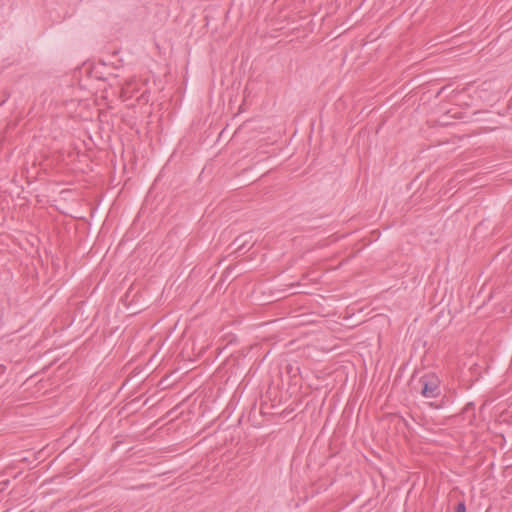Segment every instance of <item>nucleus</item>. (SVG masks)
I'll return each instance as SVG.
<instances>
[{"label": "nucleus", "mask_w": 512, "mask_h": 512, "mask_svg": "<svg viewBox=\"0 0 512 512\" xmlns=\"http://www.w3.org/2000/svg\"><path fill=\"white\" fill-rule=\"evenodd\" d=\"M473 403L472 402H469L467 405H466V409H468V406H472Z\"/></svg>", "instance_id": "nucleus-6"}, {"label": "nucleus", "mask_w": 512, "mask_h": 512, "mask_svg": "<svg viewBox=\"0 0 512 512\" xmlns=\"http://www.w3.org/2000/svg\"><path fill=\"white\" fill-rule=\"evenodd\" d=\"M251 239L252 236L250 235L249 232L243 233L236 237L232 243L235 246V251H243L244 253L248 251L253 246V244H251L248 248H246L247 245L251 242Z\"/></svg>", "instance_id": "nucleus-2"}, {"label": "nucleus", "mask_w": 512, "mask_h": 512, "mask_svg": "<svg viewBox=\"0 0 512 512\" xmlns=\"http://www.w3.org/2000/svg\"><path fill=\"white\" fill-rule=\"evenodd\" d=\"M400 419L403 422V424L405 425V427H407L409 429L410 425H409L408 421L402 416H400Z\"/></svg>", "instance_id": "nucleus-4"}, {"label": "nucleus", "mask_w": 512, "mask_h": 512, "mask_svg": "<svg viewBox=\"0 0 512 512\" xmlns=\"http://www.w3.org/2000/svg\"><path fill=\"white\" fill-rule=\"evenodd\" d=\"M416 377V372L413 373L411 380L413 381Z\"/></svg>", "instance_id": "nucleus-5"}, {"label": "nucleus", "mask_w": 512, "mask_h": 512, "mask_svg": "<svg viewBox=\"0 0 512 512\" xmlns=\"http://www.w3.org/2000/svg\"><path fill=\"white\" fill-rule=\"evenodd\" d=\"M455 511L456 512H466V504L464 501H460L458 502L456 508H455Z\"/></svg>", "instance_id": "nucleus-3"}, {"label": "nucleus", "mask_w": 512, "mask_h": 512, "mask_svg": "<svg viewBox=\"0 0 512 512\" xmlns=\"http://www.w3.org/2000/svg\"><path fill=\"white\" fill-rule=\"evenodd\" d=\"M414 389L424 398H437L441 395V380L436 373L427 372L420 376Z\"/></svg>", "instance_id": "nucleus-1"}]
</instances>
